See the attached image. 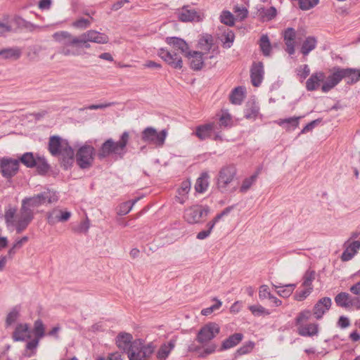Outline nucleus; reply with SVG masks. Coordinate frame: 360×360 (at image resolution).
Masks as SVG:
<instances>
[{"label": "nucleus", "instance_id": "6ab92c4d", "mask_svg": "<svg viewBox=\"0 0 360 360\" xmlns=\"http://www.w3.org/2000/svg\"><path fill=\"white\" fill-rule=\"evenodd\" d=\"M116 344L120 349L127 352L128 357L129 358V354L132 352L131 349L134 345L132 335L127 333H120L117 337Z\"/></svg>", "mask_w": 360, "mask_h": 360}, {"label": "nucleus", "instance_id": "864d4df0", "mask_svg": "<svg viewBox=\"0 0 360 360\" xmlns=\"http://www.w3.org/2000/svg\"><path fill=\"white\" fill-rule=\"evenodd\" d=\"M260 15L265 18L267 20H271L277 15V11L275 7L271 6L269 8H261L259 10Z\"/></svg>", "mask_w": 360, "mask_h": 360}, {"label": "nucleus", "instance_id": "20e7f679", "mask_svg": "<svg viewBox=\"0 0 360 360\" xmlns=\"http://www.w3.org/2000/svg\"><path fill=\"white\" fill-rule=\"evenodd\" d=\"M155 346L153 342L145 345L143 340H134L132 352L129 354V360H148V358L153 353Z\"/></svg>", "mask_w": 360, "mask_h": 360}, {"label": "nucleus", "instance_id": "c9c22d12", "mask_svg": "<svg viewBox=\"0 0 360 360\" xmlns=\"http://www.w3.org/2000/svg\"><path fill=\"white\" fill-rule=\"evenodd\" d=\"M191 189V183L188 181H184L181 183L180 188L177 190L178 195L176 196V200L184 204L188 199V193Z\"/></svg>", "mask_w": 360, "mask_h": 360}, {"label": "nucleus", "instance_id": "37998d69", "mask_svg": "<svg viewBox=\"0 0 360 360\" xmlns=\"http://www.w3.org/2000/svg\"><path fill=\"white\" fill-rule=\"evenodd\" d=\"M35 162L36 165L34 167L37 168V172L39 174L44 175L49 171L51 167L44 157L37 155Z\"/></svg>", "mask_w": 360, "mask_h": 360}, {"label": "nucleus", "instance_id": "6e6d98bb", "mask_svg": "<svg viewBox=\"0 0 360 360\" xmlns=\"http://www.w3.org/2000/svg\"><path fill=\"white\" fill-rule=\"evenodd\" d=\"M250 311L252 312V314L255 316H262V315H269L270 314V312L266 310L264 307L262 306L257 304V305H251L249 307Z\"/></svg>", "mask_w": 360, "mask_h": 360}, {"label": "nucleus", "instance_id": "f3484780", "mask_svg": "<svg viewBox=\"0 0 360 360\" xmlns=\"http://www.w3.org/2000/svg\"><path fill=\"white\" fill-rule=\"evenodd\" d=\"M344 248L345 250L342 254L341 259L347 262L352 259L360 249V241H350V240H347L344 243Z\"/></svg>", "mask_w": 360, "mask_h": 360}, {"label": "nucleus", "instance_id": "4c0bfd02", "mask_svg": "<svg viewBox=\"0 0 360 360\" xmlns=\"http://www.w3.org/2000/svg\"><path fill=\"white\" fill-rule=\"evenodd\" d=\"M59 156L62 158L65 165H69L72 162L74 158V150L69 146L68 141H66L62 148Z\"/></svg>", "mask_w": 360, "mask_h": 360}, {"label": "nucleus", "instance_id": "2f4dec72", "mask_svg": "<svg viewBox=\"0 0 360 360\" xmlns=\"http://www.w3.org/2000/svg\"><path fill=\"white\" fill-rule=\"evenodd\" d=\"M342 78L347 79V84H354L360 80V70L353 68H341Z\"/></svg>", "mask_w": 360, "mask_h": 360}, {"label": "nucleus", "instance_id": "49530a36", "mask_svg": "<svg viewBox=\"0 0 360 360\" xmlns=\"http://www.w3.org/2000/svg\"><path fill=\"white\" fill-rule=\"evenodd\" d=\"M260 49L265 56H269L271 51V45L267 35L263 34L259 40Z\"/></svg>", "mask_w": 360, "mask_h": 360}, {"label": "nucleus", "instance_id": "1a4fd4ad", "mask_svg": "<svg viewBox=\"0 0 360 360\" xmlns=\"http://www.w3.org/2000/svg\"><path fill=\"white\" fill-rule=\"evenodd\" d=\"M220 332L219 326L214 322H210L203 326L198 331L196 341L202 345H207Z\"/></svg>", "mask_w": 360, "mask_h": 360}, {"label": "nucleus", "instance_id": "a19ab883", "mask_svg": "<svg viewBox=\"0 0 360 360\" xmlns=\"http://www.w3.org/2000/svg\"><path fill=\"white\" fill-rule=\"evenodd\" d=\"M301 117H292L286 119H281L277 121L280 126L284 127L287 130L294 129L299 124Z\"/></svg>", "mask_w": 360, "mask_h": 360}, {"label": "nucleus", "instance_id": "f03ea898", "mask_svg": "<svg viewBox=\"0 0 360 360\" xmlns=\"http://www.w3.org/2000/svg\"><path fill=\"white\" fill-rule=\"evenodd\" d=\"M53 39L62 44V46L58 49V53L65 56H79L82 54L80 50L76 48V44H70L72 38L75 36L72 35L67 31L57 32L53 34Z\"/></svg>", "mask_w": 360, "mask_h": 360}, {"label": "nucleus", "instance_id": "393cba45", "mask_svg": "<svg viewBox=\"0 0 360 360\" xmlns=\"http://www.w3.org/2000/svg\"><path fill=\"white\" fill-rule=\"evenodd\" d=\"M165 41L174 49L179 51L184 56L189 51L188 45L183 39L169 37H167Z\"/></svg>", "mask_w": 360, "mask_h": 360}, {"label": "nucleus", "instance_id": "5fc2aeb1", "mask_svg": "<svg viewBox=\"0 0 360 360\" xmlns=\"http://www.w3.org/2000/svg\"><path fill=\"white\" fill-rule=\"evenodd\" d=\"M233 12L238 20L242 21L245 20L248 15V11L245 7L236 6L233 8Z\"/></svg>", "mask_w": 360, "mask_h": 360}, {"label": "nucleus", "instance_id": "13d9d810", "mask_svg": "<svg viewBox=\"0 0 360 360\" xmlns=\"http://www.w3.org/2000/svg\"><path fill=\"white\" fill-rule=\"evenodd\" d=\"M137 200L138 199H135L133 201H127L122 203L120 207L119 214L124 215L129 213Z\"/></svg>", "mask_w": 360, "mask_h": 360}, {"label": "nucleus", "instance_id": "69168bd1", "mask_svg": "<svg viewBox=\"0 0 360 360\" xmlns=\"http://www.w3.org/2000/svg\"><path fill=\"white\" fill-rule=\"evenodd\" d=\"M60 219V213L59 210H53L51 212H49L47 214V221L49 224L53 225L56 224L58 221H60L59 220Z\"/></svg>", "mask_w": 360, "mask_h": 360}, {"label": "nucleus", "instance_id": "338daca9", "mask_svg": "<svg viewBox=\"0 0 360 360\" xmlns=\"http://www.w3.org/2000/svg\"><path fill=\"white\" fill-rule=\"evenodd\" d=\"M18 316H19L18 310L16 308L13 309L9 312V314H8V316L6 317V325L11 326V324L15 323V321L17 320V319L18 318Z\"/></svg>", "mask_w": 360, "mask_h": 360}, {"label": "nucleus", "instance_id": "f257e3e1", "mask_svg": "<svg viewBox=\"0 0 360 360\" xmlns=\"http://www.w3.org/2000/svg\"><path fill=\"white\" fill-rule=\"evenodd\" d=\"M129 140V134L124 131L119 141L112 139H107L98 150L97 156L100 160L115 155L122 158L126 153V147Z\"/></svg>", "mask_w": 360, "mask_h": 360}, {"label": "nucleus", "instance_id": "09e8293b", "mask_svg": "<svg viewBox=\"0 0 360 360\" xmlns=\"http://www.w3.org/2000/svg\"><path fill=\"white\" fill-rule=\"evenodd\" d=\"M259 174V170L256 172L250 177L244 179L242 183V185L240 188V191L241 193L247 192L249 190V188L252 186V185L255 182Z\"/></svg>", "mask_w": 360, "mask_h": 360}, {"label": "nucleus", "instance_id": "ea45409f", "mask_svg": "<svg viewBox=\"0 0 360 360\" xmlns=\"http://www.w3.org/2000/svg\"><path fill=\"white\" fill-rule=\"evenodd\" d=\"M352 296L345 292L338 293L335 297L336 304L340 307L349 308L350 307Z\"/></svg>", "mask_w": 360, "mask_h": 360}, {"label": "nucleus", "instance_id": "cd10ccee", "mask_svg": "<svg viewBox=\"0 0 360 360\" xmlns=\"http://www.w3.org/2000/svg\"><path fill=\"white\" fill-rule=\"evenodd\" d=\"M22 55V50L19 47L14 46L0 50V58L4 60H16Z\"/></svg>", "mask_w": 360, "mask_h": 360}, {"label": "nucleus", "instance_id": "e433bc0d", "mask_svg": "<svg viewBox=\"0 0 360 360\" xmlns=\"http://www.w3.org/2000/svg\"><path fill=\"white\" fill-rule=\"evenodd\" d=\"M317 44V40L314 37H308L303 41L300 51L304 56H307L313 51Z\"/></svg>", "mask_w": 360, "mask_h": 360}, {"label": "nucleus", "instance_id": "3c124183", "mask_svg": "<svg viewBox=\"0 0 360 360\" xmlns=\"http://www.w3.org/2000/svg\"><path fill=\"white\" fill-rule=\"evenodd\" d=\"M316 272L312 270H307L303 276L302 285L304 288H312V282L314 281Z\"/></svg>", "mask_w": 360, "mask_h": 360}, {"label": "nucleus", "instance_id": "f704fd0d", "mask_svg": "<svg viewBox=\"0 0 360 360\" xmlns=\"http://www.w3.org/2000/svg\"><path fill=\"white\" fill-rule=\"evenodd\" d=\"M273 287L276 290L277 294L282 297H288L293 292L296 285L295 284H286L283 285L281 283L273 284Z\"/></svg>", "mask_w": 360, "mask_h": 360}, {"label": "nucleus", "instance_id": "4468645a", "mask_svg": "<svg viewBox=\"0 0 360 360\" xmlns=\"http://www.w3.org/2000/svg\"><path fill=\"white\" fill-rule=\"evenodd\" d=\"M233 209V206H229V207H226L225 209H224L220 213L217 214L212 221H209L207 224V230H203V231H200L197 234L196 238L199 240H204L206 238H207L210 235L215 224L223 217L228 215Z\"/></svg>", "mask_w": 360, "mask_h": 360}, {"label": "nucleus", "instance_id": "680f3d73", "mask_svg": "<svg viewBox=\"0 0 360 360\" xmlns=\"http://www.w3.org/2000/svg\"><path fill=\"white\" fill-rule=\"evenodd\" d=\"M319 4V0H299L300 8L302 10H309Z\"/></svg>", "mask_w": 360, "mask_h": 360}, {"label": "nucleus", "instance_id": "aec40b11", "mask_svg": "<svg viewBox=\"0 0 360 360\" xmlns=\"http://www.w3.org/2000/svg\"><path fill=\"white\" fill-rule=\"evenodd\" d=\"M331 299L328 297L320 299L314 305L313 314L316 319L322 318L323 314L329 310L331 307Z\"/></svg>", "mask_w": 360, "mask_h": 360}, {"label": "nucleus", "instance_id": "f8f14e48", "mask_svg": "<svg viewBox=\"0 0 360 360\" xmlns=\"http://www.w3.org/2000/svg\"><path fill=\"white\" fill-rule=\"evenodd\" d=\"M19 169V160L12 158H3L0 160V172L6 179H11Z\"/></svg>", "mask_w": 360, "mask_h": 360}, {"label": "nucleus", "instance_id": "a211bd4d", "mask_svg": "<svg viewBox=\"0 0 360 360\" xmlns=\"http://www.w3.org/2000/svg\"><path fill=\"white\" fill-rule=\"evenodd\" d=\"M264 65L262 62L253 63L250 69L251 82L254 86H259L264 77Z\"/></svg>", "mask_w": 360, "mask_h": 360}, {"label": "nucleus", "instance_id": "dca6fc26", "mask_svg": "<svg viewBox=\"0 0 360 360\" xmlns=\"http://www.w3.org/2000/svg\"><path fill=\"white\" fill-rule=\"evenodd\" d=\"M342 79L341 68L339 67L334 68L333 74L329 75L327 78L326 77V81L324 80L323 83L321 90L323 92L329 91L330 89L335 87Z\"/></svg>", "mask_w": 360, "mask_h": 360}, {"label": "nucleus", "instance_id": "7c9ffc66", "mask_svg": "<svg viewBox=\"0 0 360 360\" xmlns=\"http://www.w3.org/2000/svg\"><path fill=\"white\" fill-rule=\"evenodd\" d=\"M243 338V335L240 333H234L222 342L220 350H226L239 344Z\"/></svg>", "mask_w": 360, "mask_h": 360}, {"label": "nucleus", "instance_id": "774afa93", "mask_svg": "<svg viewBox=\"0 0 360 360\" xmlns=\"http://www.w3.org/2000/svg\"><path fill=\"white\" fill-rule=\"evenodd\" d=\"M297 75L300 77L302 80L305 79L310 73V69L308 65H303L300 66L297 69Z\"/></svg>", "mask_w": 360, "mask_h": 360}, {"label": "nucleus", "instance_id": "39448f33", "mask_svg": "<svg viewBox=\"0 0 360 360\" xmlns=\"http://www.w3.org/2000/svg\"><path fill=\"white\" fill-rule=\"evenodd\" d=\"M167 136L166 129L158 131L154 127H148L141 132V140L148 144L162 147L165 144Z\"/></svg>", "mask_w": 360, "mask_h": 360}, {"label": "nucleus", "instance_id": "e2e57ef3", "mask_svg": "<svg viewBox=\"0 0 360 360\" xmlns=\"http://www.w3.org/2000/svg\"><path fill=\"white\" fill-rule=\"evenodd\" d=\"M39 340V338H34L32 340L27 342L26 349L30 352V353L27 354L28 357L35 354V349L38 347Z\"/></svg>", "mask_w": 360, "mask_h": 360}, {"label": "nucleus", "instance_id": "bb28decb", "mask_svg": "<svg viewBox=\"0 0 360 360\" xmlns=\"http://www.w3.org/2000/svg\"><path fill=\"white\" fill-rule=\"evenodd\" d=\"M30 330L29 326L27 323H20L18 324L13 333V339L14 341H25L27 338H30Z\"/></svg>", "mask_w": 360, "mask_h": 360}, {"label": "nucleus", "instance_id": "ddd939ff", "mask_svg": "<svg viewBox=\"0 0 360 360\" xmlns=\"http://www.w3.org/2000/svg\"><path fill=\"white\" fill-rule=\"evenodd\" d=\"M185 56L189 60L191 68L193 70L198 71L203 68L205 60L212 58L214 56H207L201 51H189Z\"/></svg>", "mask_w": 360, "mask_h": 360}, {"label": "nucleus", "instance_id": "052dcab7", "mask_svg": "<svg viewBox=\"0 0 360 360\" xmlns=\"http://www.w3.org/2000/svg\"><path fill=\"white\" fill-rule=\"evenodd\" d=\"M235 35L232 31L225 32L221 39L225 48H230L234 41Z\"/></svg>", "mask_w": 360, "mask_h": 360}, {"label": "nucleus", "instance_id": "8fccbe9b", "mask_svg": "<svg viewBox=\"0 0 360 360\" xmlns=\"http://www.w3.org/2000/svg\"><path fill=\"white\" fill-rule=\"evenodd\" d=\"M33 332L34 338L41 339L45 335V327L41 319L34 321Z\"/></svg>", "mask_w": 360, "mask_h": 360}, {"label": "nucleus", "instance_id": "2eb2a0df", "mask_svg": "<svg viewBox=\"0 0 360 360\" xmlns=\"http://www.w3.org/2000/svg\"><path fill=\"white\" fill-rule=\"evenodd\" d=\"M158 56L173 68L181 69L183 66V61L179 54L170 52L164 49L158 51Z\"/></svg>", "mask_w": 360, "mask_h": 360}, {"label": "nucleus", "instance_id": "4d7b16f0", "mask_svg": "<svg viewBox=\"0 0 360 360\" xmlns=\"http://www.w3.org/2000/svg\"><path fill=\"white\" fill-rule=\"evenodd\" d=\"M221 22L226 25L233 26L234 25L233 15L229 11H224L220 16Z\"/></svg>", "mask_w": 360, "mask_h": 360}, {"label": "nucleus", "instance_id": "b1692460", "mask_svg": "<svg viewBox=\"0 0 360 360\" xmlns=\"http://www.w3.org/2000/svg\"><path fill=\"white\" fill-rule=\"evenodd\" d=\"M83 39H86L90 42H94L97 44H107L109 41L108 37L104 34L97 32L94 30H89L83 34Z\"/></svg>", "mask_w": 360, "mask_h": 360}, {"label": "nucleus", "instance_id": "0e129e2a", "mask_svg": "<svg viewBox=\"0 0 360 360\" xmlns=\"http://www.w3.org/2000/svg\"><path fill=\"white\" fill-rule=\"evenodd\" d=\"M311 311L309 310H305L299 314L297 317L296 318V325L300 326V325H303L302 323L308 321L311 317Z\"/></svg>", "mask_w": 360, "mask_h": 360}, {"label": "nucleus", "instance_id": "603ef678", "mask_svg": "<svg viewBox=\"0 0 360 360\" xmlns=\"http://www.w3.org/2000/svg\"><path fill=\"white\" fill-rule=\"evenodd\" d=\"M89 41H87L86 39H83V35H80L79 37H75L71 39V41L69 42L70 44H76V48L79 50L80 48H86L89 49L90 44H89Z\"/></svg>", "mask_w": 360, "mask_h": 360}, {"label": "nucleus", "instance_id": "412c9836", "mask_svg": "<svg viewBox=\"0 0 360 360\" xmlns=\"http://www.w3.org/2000/svg\"><path fill=\"white\" fill-rule=\"evenodd\" d=\"M283 39L286 46L285 51L289 55L295 53V39L296 37V32L292 27H288L284 30Z\"/></svg>", "mask_w": 360, "mask_h": 360}, {"label": "nucleus", "instance_id": "5701e85b", "mask_svg": "<svg viewBox=\"0 0 360 360\" xmlns=\"http://www.w3.org/2000/svg\"><path fill=\"white\" fill-rule=\"evenodd\" d=\"M325 79L326 75L323 72L313 73L306 82V89L309 91L316 90Z\"/></svg>", "mask_w": 360, "mask_h": 360}, {"label": "nucleus", "instance_id": "c756f323", "mask_svg": "<svg viewBox=\"0 0 360 360\" xmlns=\"http://www.w3.org/2000/svg\"><path fill=\"white\" fill-rule=\"evenodd\" d=\"M9 22V25L11 26V32L15 31L18 29L26 28L29 30H32L37 26L26 21L23 18L19 16H15L12 18Z\"/></svg>", "mask_w": 360, "mask_h": 360}, {"label": "nucleus", "instance_id": "c85d7f7f", "mask_svg": "<svg viewBox=\"0 0 360 360\" xmlns=\"http://www.w3.org/2000/svg\"><path fill=\"white\" fill-rule=\"evenodd\" d=\"M198 48L203 54L207 56V53L212 50L213 53L215 49L213 47V37L210 34L202 37L198 41Z\"/></svg>", "mask_w": 360, "mask_h": 360}, {"label": "nucleus", "instance_id": "72a5a7b5", "mask_svg": "<svg viewBox=\"0 0 360 360\" xmlns=\"http://www.w3.org/2000/svg\"><path fill=\"white\" fill-rule=\"evenodd\" d=\"M298 333L302 336H314L319 333V325L317 323H309L300 325L297 328Z\"/></svg>", "mask_w": 360, "mask_h": 360}, {"label": "nucleus", "instance_id": "bf43d9fd", "mask_svg": "<svg viewBox=\"0 0 360 360\" xmlns=\"http://www.w3.org/2000/svg\"><path fill=\"white\" fill-rule=\"evenodd\" d=\"M91 20L84 18H81L72 23V26L80 30H84L89 27L91 25Z\"/></svg>", "mask_w": 360, "mask_h": 360}, {"label": "nucleus", "instance_id": "79ce46f5", "mask_svg": "<svg viewBox=\"0 0 360 360\" xmlns=\"http://www.w3.org/2000/svg\"><path fill=\"white\" fill-rule=\"evenodd\" d=\"M244 89L242 86L235 88L230 94V101L235 105H239L244 99Z\"/></svg>", "mask_w": 360, "mask_h": 360}, {"label": "nucleus", "instance_id": "9d476101", "mask_svg": "<svg viewBox=\"0 0 360 360\" xmlns=\"http://www.w3.org/2000/svg\"><path fill=\"white\" fill-rule=\"evenodd\" d=\"M95 149L91 146H83L79 148L76 154L77 165L82 169H86L92 165Z\"/></svg>", "mask_w": 360, "mask_h": 360}, {"label": "nucleus", "instance_id": "423d86ee", "mask_svg": "<svg viewBox=\"0 0 360 360\" xmlns=\"http://www.w3.org/2000/svg\"><path fill=\"white\" fill-rule=\"evenodd\" d=\"M237 170L233 165L223 167L219 172L217 179V186L221 192L227 191L229 184L233 181Z\"/></svg>", "mask_w": 360, "mask_h": 360}, {"label": "nucleus", "instance_id": "6e6552de", "mask_svg": "<svg viewBox=\"0 0 360 360\" xmlns=\"http://www.w3.org/2000/svg\"><path fill=\"white\" fill-rule=\"evenodd\" d=\"M176 14L179 20L183 22H201L205 18L202 11L196 10L189 5L184 6L178 8L176 11Z\"/></svg>", "mask_w": 360, "mask_h": 360}, {"label": "nucleus", "instance_id": "4be33fe9", "mask_svg": "<svg viewBox=\"0 0 360 360\" xmlns=\"http://www.w3.org/2000/svg\"><path fill=\"white\" fill-rule=\"evenodd\" d=\"M216 125L214 122L199 125L196 127L193 134L200 140H205L211 136L212 132L215 130Z\"/></svg>", "mask_w": 360, "mask_h": 360}, {"label": "nucleus", "instance_id": "a18cd8bd", "mask_svg": "<svg viewBox=\"0 0 360 360\" xmlns=\"http://www.w3.org/2000/svg\"><path fill=\"white\" fill-rule=\"evenodd\" d=\"M16 211H17L16 208L11 207V206H8L6 209L5 214H4V219H5L6 223L8 226H11V225L15 226V221H16L17 215H18V214H16Z\"/></svg>", "mask_w": 360, "mask_h": 360}, {"label": "nucleus", "instance_id": "c03bdc74", "mask_svg": "<svg viewBox=\"0 0 360 360\" xmlns=\"http://www.w3.org/2000/svg\"><path fill=\"white\" fill-rule=\"evenodd\" d=\"M259 107L255 103H248L244 110V117L246 119H256L259 114Z\"/></svg>", "mask_w": 360, "mask_h": 360}, {"label": "nucleus", "instance_id": "7ed1b4c3", "mask_svg": "<svg viewBox=\"0 0 360 360\" xmlns=\"http://www.w3.org/2000/svg\"><path fill=\"white\" fill-rule=\"evenodd\" d=\"M58 200V198L56 192L48 189L32 197L24 198L22 200V204L31 209V207H37L46 202L49 204L55 202Z\"/></svg>", "mask_w": 360, "mask_h": 360}, {"label": "nucleus", "instance_id": "473e14b6", "mask_svg": "<svg viewBox=\"0 0 360 360\" xmlns=\"http://www.w3.org/2000/svg\"><path fill=\"white\" fill-rule=\"evenodd\" d=\"M176 345V339H171L167 344L162 345L159 349L157 357L160 360H165Z\"/></svg>", "mask_w": 360, "mask_h": 360}, {"label": "nucleus", "instance_id": "de8ad7c7", "mask_svg": "<svg viewBox=\"0 0 360 360\" xmlns=\"http://www.w3.org/2000/svg\"><path fill=\"white\" fill-rule=\"evenodd\" d=\"M37 157L32 153H25L20 158V162L27 167L33 168L36 165Z\"/></svg>", "mask_w": 360, "mask_h": 360}, {"label": "nucleus", "instance_id": "9b49d317", "mask_svg": "<svg viewBox=\"0 0 360 360\" xmlns=\"http://www.w3.org/2000/svg\"><path fill=\"white\" fill-rule=\"evenodd\" d=\"M33 218L34 212L32 209L27 207L24 204H22L15 221L17 233H20L23 231L28 226Z\"/></svg>", "mask_w": 360, "mask_h": 360}, {"label": "nucleus", "instance_id": "a878e982", "mask_svg": "<svg viewBox=\"0 0 360 360\" xmlns=\"http://www.w3.org/2000/svg\"><path fill=\"white\" fill-rule=\"evenodd\" d=\"M67 141L63 140L58 136L50 137L49 141V150L55 157H58L60 152Z\"/></svg>", "mask_w": 360, "mask_h": 360}, {"label": "nucleus", "instance_id": "0eeeda50", "mask_svg": "<svg viewBox=\"0 0 360 360\" xmlns=\"http://www.w3.org/2000/svg\"><path fill=\"white\" fill-rule=\"evenodd\" d=\"M209 212V207L195 205L185 210L184 218L189 224H198L202 221Z\"/></svg>", "mask_w": 360, "mask_h": 360}, {"label": "nucleus", "instance_id": "58836bf2", "mask_svg": "<svg viewBox=\"0 0 360 360\" xmlns=\"http://www.w3.org/2000/svg\"><path fill=\"white\" fill-rule=\"evenodd\" d=\"M209 174L207 172H204L198 178L195 185L197 192L203 193L207 190L209 185Z\"/></svg>", "mask_w": 360, "mask_h": 360}]
</instances>
